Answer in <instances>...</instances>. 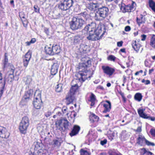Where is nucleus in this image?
I'll list each match as a JSON object with an SVG mask.
<instances>
[{"mask_svg":"<svg viewBox=\"0 0 155 155\" xmlns=\"http://www.w3.org/2000/svg\"><path fill=\"white\" fill-rule=\"evenodd\" d=\"M84 61V62L79 64V71L77 74L79 78V80L83 81H84L87 79L85 73H84V72L85 71L86 69L91 64V61L89 59H86Z\"/></svg>","mask_w":155,"mask_h":155,"instance_id":"obj_1","label":"nucleus"},{"mask_svg":"<svg viewBox=\"0 0 155 155\" xmlns=\"http://www.w3.org/2000/svg\"><path fill=\"white\" fill-rule=\"evenodd\" d=\"M109 12V9L107 7L103 6L99 7L95 13V19L97 21L103 20L108 16Z\"/></svg>","mask_w":155,"mask_h":155,"instance_id":"obj_2","label":"nucleus"},{"mask_svg":"<svg viewBox=\"0 0 155 155\" xmlns=\"http://www.w3.org/2000/svg\"><path fill=\"white\" fill-rule=\"evenodd\" d=\"M70 24V28L72 30H77L82 28L85 24V22L82 18L73 17Z\"/></svg>","mask_w":155,"mask_h":155,"instance_id":"obj_3","label":"nucleus"},{"mask_svg":"<svg viewBox=\"0 0 155 155\" xmlns=\"http://www.w3.org/2000/svg\"><path fill=\"white\" fill-rule=\"evenodd\" d=\"M129 1L130 3L126 5L122 2L119 5L120 9L123 12H130L135 10L136 5V3L131 0Z\"/></svg>","mask_w":155,"mask_h":155,"instance_id":"obj_4","label":"nucleus"},{"mask_svg":"<svg viewBox=\"0 0 155 155\" xmlns=\"http://www.w3.org/2000/svg\"><path fill=\"white\" fill-rule=\"evenodd\" d=\"M30 124V121L27 117H23L19 124V130L21 133L25 134Z\"/></svg>","mask_w":155,"mask_h":155,"instance_id":"obj_5","label":"nucleus"},{"mask_svg":"<svg viewBox=\"0 0 155 155\" xmlns=\"http://www.w3.org/2000/svg\"><path fill=\"white\" fill-rule=\"evenodd\" d=\"M33 105L37 109L41 108L42 102L41 99V92L39 90H36L34 94Z\"/></svg>","mask_w":155,"mask_h":155,"instance_id":"obj_6","label":"nucleus"},{"mask_svg":"<svg viewBox=\"0 0 155 155\" xmlns=\"http://www.w3.org/2000/svg\"><path fill=\"white\" fill-rule=\"evenodd\" d=\"M75 81L73 80L72 81L71 84H72V87L70 90V95H68L66 97V100L68 102L67 103L68 104H69L72 103L74 100V97L72 95L74 93V92L78 89V85L77 84H73Z\"/></svg>","mask_w":155,"mask_h":155,"instance_id":"obj_7","label":"nucleus"},{"mask_svg":"<svg viewBox=\"0 0 155 155\" xmlns=\"http://www.w3.org/2000/svg\"><path fill=\"white\" fill-rule=\"evenodd\" d=\"M73 0H64L58 5V8L62 11H66L69 9L73 5Z\"/></svg>","mask_w":155,"mask_h":155,"instance_id":"obj_8","label":"nucleus"},{"mask_svg":"<svg viewBox=\"0 0 155 155\" xmlns=\"http://www.w3.org/2000/svg\"><path fill=\"white\" fill-rule=\"evenodd\" d=\"M96 28V24L94 22H91V23L88 24L82 30V32L84 33L85 35H87L88 31L89 32H93L95 31Z\"/></svg>","mask_w":155,"mask_h":155,"instance_id":"obj_9","label":"nucleus"},{"mask_svg":"<svg viewBox=\"0 0 155 155\" xmlns=\"http://www.w3.org/2000/svg\"><path fill=\"white\" fill-rule=\"evenodd\" d=\"M33 93V91L32 89H30L25 93L20 103L22 105H25L27 101L29 100V98L31 97Z\"/></svg>","mask_w":155,"mask_h":155,"instance_id":"obj_10","label":"nucleus"},{"mask_svg":"<svg viewBox=\"0 0 155 155\" xmlns=\"http://www.w3.org/2000/svg\"><path fill=\"white\" fill-rule=\"evenodd\" d=\"M10 135L9 133L7 131L5 128L0 126V137L2 138H7Z\"/></svg>","mask_w":155,"mask_h":155,"instance_id":"obj_11","label":"nucleus"},{"mask_svg":"<svg viewBox=\"0 0 155 155\" xmlns=\"http://www.w3.org/2000/svg\"><path fill=\"white\" fill-rule=\"evenodd\" d=\"M102 69L104 73L109 76L112 75L115 71L114 69L108 66H102Z\"/></svg>","mask_w":155,"mask_h":155,"instance_id":"obj_12","label":"nucleus"},{"mask_svg":"<svg viewBox=\"0 0 155 155\" xmlns=\"http://www.w3.org/2000/svg\"><path fill=\"white\" fill-rule=\"evenodd\" d=\"M23 80L25 84L28 87H31L33 86V82L32 79L30 76H28L24 78Z\"/></svg>","mask_w":155,"mask_h":155,"instance_id":"obj_13","label":"nucleus"},{"mask_svg":"<svg viewBox=\"0 0 155 155\" xmlns=\"http://www.w3.org/2000/svg\"><path fill=\"white\" fill-rule=\"evenodd\" d=\"M94 32L95 31L89 32V36L87 37V39L89 40L92 41H95L100 39L101 37L97 36Z\"/></svg>","mask_w":155,"mask_h":155,"instance_id":"obj_14","label":"nucleus"},{"mask_svg":"<svg viewBox=\"0 0 155 155\" xmlns=\"http://www.w3.org/2000/svg\"><path fill=\"white\" fill-rule=\"evenodd\" d=\"M9 64L8 63V58L7 53L4 55V59L2 61V69L5 70L6 68L8 67Z\"/></svg>","mask_w":155,"mask_h":155,"instance_id":"obj_15","label":"nucleus"},{"mask_svg":"<svg viewBox=\"0 0 155 155\" xmlns=\"http://www.w3.org/2000/svg\"><path fill=\"white\" fill-rule=\"evenodd\" d=\"M100 5V3L97 2L91 3L88 4L87 7L90 10L94 11L96 9H98Z\"/></svg>","mask_w":155,"mask_h":155,"instance_id":"obj_16","label":"nucleus"},{"mask_svg":"<svg viewBox=\"0 0 155 155\" xmlns=\"http://www.w3.org/2000/svg\"><path fill=\"white\" fill-rule=\"evenodd\" d=\"M106 102L107 103H104L103 104V107H104L103 111L104 113H106L110 112L111 108V104L110 101H106Z\"/></svg>","mask_w":155,"mask_h":155,"instance_id":"obj_17","label":"nucleus"},{"mask_svg":"<svg viewBox=\"0 0 155 155\" xmlns=\"http://www.w3.org/2000/svg\"><path fill=\"white\" fill-rule=\"evenodd\" d=\"M59 65L57 63H54L51 65V73L52 75H55L57 73Z\"/></svg>","mask_w":155,"mask_h":155,"instance_id":"obj_18","label":"nucleus"},{"mask_svg":"<svg viewBox=\"0 0 155 155\" xmlns=\"http://www.w3.org/2000/svg\"><path fill=\"white\" fill-rule=\"evenodd\" d=\"M105 32V31H102L101 26L98 27L97 29L96 28L94 32L97 36L101 37L100 39L102 38Z\"/></svg>","mask_w":155,"mask_h":155,"instance_id":"obj_19","label":"nucleus"},{"mask_svg":"<svg viewBox=\"0 0 155 155\" xmlns=\"http://www.w3.org/2000/svg\"><path fill=\"white\" fill-rule=\"evenodd\" d=\"M80 127L77 125H74L73 129L70 133L69 134L71 137L75 136L77 134L80 130Z\"/></svg>","mask_w":155,"mask_h":155,"instance_id":"obj_20","label":"nucleus"},{"mask_svg":"<svg viewBox=\"0 0 155 155\" xmlns=\"http://www.w3.org/2000/svg\"><path fill=\"white\" fill-rule=\"evenodd\" d=\"M62 119H60L57 120L55 123V125L57 128V130L60 131L61 132H64V128L62 127Z\"/></svg>","mask_w":155,"mask_h":155,"instance_id":"obj_21","label":"nucleus"},{"mask_svg":"<svg viewBox=\"0 0 155 155\" xmlns=\"http://www.w3.org/2000/svg\"><path fill=\"white\" fill-rule=\"evenodd\" d=\"M19 16L21 19L22 23L25 27H26L27 25L28 21L25 17V15L24 13L21 12L19 13Z\"/></svg>","mask_w":155,"mask_h":155,"instance_id":"obj_22","label":"nucleus"},{"mask_svg":"<svg viewBox=\"0 0 155 155\" xmlns=\"http://www.w3.org/2000/svg\"><path fill=\"white\" fill-rule=\"evenodd\" d=\"M145 109H137L138 113L139 116L143 118L146 119L147 118V114L144 113Z\"/></svg>","mask_w":155,"mask_h":155,"instance_id":"obj_23","label":"nucleus"},{"mask_svg":"<svg viewBox=\"0 0 155 155\" xmlns=\"http://www.w3.org/2000/svg\"><path fill=\"white\" fill-rule=\"evenodd\" d=\"M53 55L54 54H58L61 51V49L59 46L55 45L52 46Z\"/></svg>","mask_w":155,"mask_h":155,"instance_id":"obj_24","label":"nucleus"},{"mask_svg":"<svg viewBox=\"0 0 155 155\" xmlns=\"http://www.w3.org/2000/svg\"><path fill=\"white\" fill-rule=\"evenodd\" d=\"M132 45L134 50L137 52H138L141 47V45L138 43V42L136 41L133 42Z\"/></svg>","mask_w":155,"mask_h":155,"instance_id":"obj_25","label":"nucleus"},{"mask_svg":"<svg viewBox=\"0 0 155 155\" xmlns=\"http://www.w3.org/2000/svg\"><path fill=\"white\" fill-rule=\"evenodd\" d=\"M62 123L63 124L64 127V132L66 130H69L68 128L69 124V122L66 118H63L62 119Z\"/></svg>","mask_w":155,"mask_h":155,"instance_id":"obj_26","label":"nucleus"},{"mask_svg":"<svg viewBox=\"0 0 155 155\" xmlns=\"http://www.w3.org/2000/svg\"><path fill=\"white\" fill-rule=\"evenodd\" d=\"M146 139L144 137L141 135H139L137 139V143L140 145H142L145 143Z\"/></svg>","mask_w":155,"mask_h":155,"instance_id":"obj_27","label":"nucleus"},{"mask_svg":"<svg viewBox=\"0 0 155 155\" xmlns=\"http://www.w3.org/2000/svg\"><path fill=\"white\" fill-rule=\"evenodd\" d=\"M137 21L139 26H140L141 24L145 23V17L141 15L140 18H137Z\"/></svg>","mask_w":155,"mask_h":155,"instance_id":"obj_28","label":"nucleus"},{"mask_svg":"<svg viewBox=\"0 0 155 155\" xmlns=\"http://www.w3.org/2000/svg\"><path fill=\"white\" fill-rule=\"evenodd\" d=\"M89 97V99H88V101L91 102V105L92 106L94 104L95 101L96 100L95 96L93 93H91V94Z\"/></svg>","mask_w":155,"mask_h":155,"instance_id":"obj_29","label":"nucleus"},{"mask_svg":"<svg viewBox=\"0 0 155 155\" xmlns=\"http://www.w3.org/2000/svg\"><path fill=\"white\" fill-rule=\"evenodd\" d=\"M54 111L56 112V114L53 116V117L54 118H56L57 117H60L62 114L61 109V108L58 107L54 109Z\"/></svg>","mask_w":155,"mask_h":155,"instance_id":"obj_30","label":"nucleus"},{"mask_svg":"<svg viewBox=\"0 0 155 155\" xmlns=\"http://www.w3.org/2000/svg\"><path fill=\"white\" fill-rule=\"evenodd\" d=\"M99 119V117L94 114H91L90 115V119L91 122L93 123L94 122L97 121H98Z\"/></svg>","mask_w":155,"mask_h":155,"instance_id":"obj_31","label":"nucleus"},{"mask_svg":"<svg viewBox=\"0 0 155 155\" xmlns=\"http://www.w3.org/2000/svg\"><path fill=\"white\" fill-rule=\"evenodd\" d=\"M45 51L47 54L53 55L52 47L51 46H46L45 47Z\"/></svg>","mask_w":155,"mask_h":155,"instance_id":"obj_32","label":"nucleus"},{"mask_svg":"<svg viewBox=\"0 0 155 155\" xmlns=\"http://www.w3.org/2000/svg\"><path fill=\"white\" fill-rule=\"evenodd\" d=\"M82 38L80 35L75 36L74 38V42L76 44L80 43L82 41Z\"/></svg>","mask_w":155,"mask_h":155,"instance_id":"obj_33","label":"nucleus"},{"mask_svg":"<svg viewBox=\"0 0 155 155\" xmlns=\"http://www.w3.org/2000/svg\"><path fill=\"white\" fill-rule=\"evenodd\" d=\"M148 3L149 7L155 13V2L153 0H149Z\"/></svg>","mask_w":155,"mask_h":155,"instance_id":"obj_34","label":"nucleus"},{"mask_svg":"<svg viewBox=\"0 0 155 155\" xmlns=\"http://www.w3.org/2000/svg\"><path fill=\"white\" fill-rule=\"evenodd\" d=\"M150 45L151 47L155 49V35H152Z\"/></svg>","mask_w":155,"mask_h":155,"instance_id":"obj_35","label":"nucleus"},{"mask_svg":"<svg viewBox=\"0 0 155 155\" xmlns=\"http://www.w3.org/2000/svg\"><path fill=\"white\" fill-rule=\"evenodd\" d=\"M121 137L124 138V140H126L129 137V135L126 130H123L122 132Z\"/></svg>","mask_w":155,"mask_h":155,"instance_id":"obj_36","label":"nucleus"},{"mask_svg":"<svg viewBox=\"0 0 155 155\" xmlns=\"http://www.w3.org/2000/svg\"><path fill=\"white\" fill-rule=\"evenodd\" d=\"M14 68L13 66H11V70L9 71V77L8 78H11V80H12L13 79V73H14Z\"/></svg>","mask_w":155,"mask_h":155,"instance_id":"obj_37","label":"nucleus"},{"mask_svg":"<svg viewBox=\"0 0 155 155\" xmlns=\"http://www.w3.org/2000/svg\"><path fill=\"white\" fill-rule=\"evenodd\" d=\"M142 97L141 94L138 93L135 94L134 96V98L135 100L138 101H140L142 99Z\"/></svg>","mask_w":155,"mask_h":155,"instance_id":"obj_38","label":"nucleus"},{"mask_svg":"<svg viewBox=\"0 0 155 155\" xmlns=\"http://www.w3.org/2000/svg\"><path fill=\"white\" fill-rule=\"evenodd\" d=\"M62 86L63 85L62 84H58L55 87L56 91L58 92H61L62 90Z\"/></svg>","mask_w":155,"mask_h":155,"instance_id":"obj_39","label":"nucleus"},{"mask_svg":"<svg viewBox=\"0 0 155 155\" xmlns=\"http://www.w3.org/2000/svg\"><path fill=\"white\" fill-rule=\"evenodd\" d=\"M31 52L29 51L25 54V58H23L25 59H28V60L30 61L31 56Z\"/></svg>","mask_w":155,"mask_h":155,"instance_id":"obj_40","label":"nucleus"},{"mask_svg":"<svg viewBox=\"0 0 155 155\" xmlns=\"http://www.w3.org/2000/svg\"><path fill=\"white\" fill-rule=\"evenodd\" d=\"M109 155H122L117 151L114 150H110L109 151Z\"/></svg>","mask_w":155,"mask_h":155,"instance_id":"obj_41","label":"nucleus"},{"mask_svg":"<svg viewBox=\"0 0 155 155\" xmlns=\"http://www.w3.org/2000/svg\"><path fill=\"white\" fill-rule=\"evenodd\" d=\"M142 150L143 152V155H152V153L151 152L148 151H147L144 148L142 149Z\"/></svg>","mask_w":155,"mask_h":155,"instance_id":"obj_42","label":"nucleus"},{"mask_svg":"<svg viewBox=\"0 0 155 155\" xmlns=\"http://www.w3.org/2000/svg\"><path fill=\"white\" fill-rule=\"evenodd\" d=\"M145 143L148 146H154L155 145L153 143L151 142L146 139Z\"/></svg>","mask_w":155,"mask_h":155,"instance_id":"obj_43","label":"nucleus"},{"mask_svg":"<svg viewBox=\"0 0 155 155\" xmlns=\"http://www.w3.org/2000/svg\"><path fill=\"white\" fill-rule=\"evenodd\" d=\"M37 129L38 132H41L44 130V127L42 125H39L38 126Z\"/></svg>","mask_w":155,"mask_h":155,"instance_id":"obj_44","label":"nucleus"},{"mask_svg":"<svg viewBox=\"0 0 155 155\" xmlns=\"http://www.w3.org/2000/svg\"><path fill=\"white\" fill-rule=\"evenodd\" d=\"M23 65L24 67L26 68L28 64L29 61L24 59H23Z\"/></svg>","mask_w":155,"mask_h":155,"instance_id":"obj_45","label":"nucleus"},{"mask_svg":"<svg viewBox=\"0 0 155 155\" xmlns=\"http://www.w3.org/2000/svg\"><path fill=\"white\" fill-rule=\"evenodd\" d=\"M116 57L114 55H112L109 56L107 58L108 60L111 61H114Z\"/></svg>","mask_w":155,"mask_h":155,"instance_id":"obj_46","label":"nucleus"},{"mask_svg":"<svg viewBox=\"0 0 155 155\" xmlns=\"http://www.w3.org/2000/svg\"><path fill=\"white\" fill-rule=\"evenodd\" d=\"M34 8L35 11L36 12L39 13L40 8L37 5H35L34 7Z\"/></svg>","mask_w":155,"mask_h":155,"instance_id":"obj_47","label":"nucleus"},{"mask_svg":"<svg viewBox=\"0 0 155 155\" xmlns=\"http://www.w3.org/2000/svg\"><path fill=\"white\" fill-rule=\"evenodd\" d=\"M4 81L5 82V81L3 80V79L2 74L1 73H0V84H2V86H3V84Z\"/></svg>","mask_w":155,"mask_h":155,"instance_id":"obj_48","label":"nucleus"},{"mask_svg":"<svg viewBox=\"0 0 155 155\" xmlns=\"http://www.w3.org/2000/svg\"><path fill=\"white\" fill-rule=\"evenodd\" d=\"M142 82L144 83L146 85H148L150 84V81L149 80H145L144 79H142Z\"/></svg>","mask_w":155,"mask_h":155,"instance_id":"obj_49","label":"nucleus"},{"mask_svg":"<svg viewBox=\"0 0 155 155\" xmlns=\"http://www.w3.org/2000/svg\"><path fill=\"white\" fill-rule=\"evenodd\" d=\"M5 84V82L4 81L3 84V86H2V88L1 89L0 91V94L2 95V94L3 93V90L4 88Z\"/></svg>","mask_w":155,"mask_h":155,"instance_id":"obj_50","label":"nucleus"},{"mask_svg":"<svg viewBox=\"0 0 155 155\" xmlns=\"http://www.w3.org/2000/svg\"><path fill=\"white\" fill-rule=\"evenodd\" d=\"M107 142V140L104 139L103 140H102L100 142V144L102 146L106 144Z\"/></svg>","mask_w":155,"mask_h":155,"instance_id":"obj_51","label":"nucleus"},{"mask_svg":"<svg viewBox=\"0 0 155 155\" xmlns=\"http://www.w3.org/2000/svg\"><path fill=\"white\" fill-rule=\"evenodd\" d=\"M150 132L151 134L154 137H155V130L153 129H151Z\"/></svg>","mask_w":155,"mask_h":155,"instance_id":"obj_52","label":"nucleus"},{"mask_svg":"<svg viewBox=\"0 0 155 155\" xmlns=\"http://www.w3.org/2000/svg\"><path fill=\"white\" fill-rule=\"evenodd\" d=\"M146 119L150 120L152 121H154L155 120V118L154 117H151L150 116H148V115L147 118H146Z\"/></svg>","mask_w":155,"mask_h":155,"instance_id":"obj_53","label":"nucleus"},{"mask_svg":"<svg viewBox=\"0 0 155 155\" xmlns=\"http://www.w3.org/2000/svg\"><path fill=\"white\" fill-rule=\"evenodd\" d=\"M131 30L130 27L129 26H127L125 28V30L126 31H129Z\"/></svg>","mask_w":155,"mask_h":155,"instance_id":"obj_54","label":"nucleus"},{"mask_svg":"<svg viewBox=\"0 0 155 155\" xmlns=\"http://www.w3.org/2000/svg\"><path fill=\"white\" fill-rule=\"evenodd\" d=\"M123 42L122 41L118 42H117V46L118 47H120L122 46Z\"/></svg>","mask_w":155,"mask_h":155,"instance_id":"obj_55","label":"nucleus"},{"mask_svg":"<svg viewBox=\"0 0 155 155\" xmlns=\"http://www.w3.org/2000/svg\"><path fill=\"white\" fill-rule=\"evenodd\" d=\"M51 115V113L50 112H48L45 114V116L47 117H49Z\"/></svg>","mask_w":155,"mask_h":155,"instance_id":"obj_56","label":"nucleus"},{"mask_svg":"<svg viewBox=\"0 0 155 155\" xmlns=\"http://www.w3.org/2000/svg\"><path fill=\"white\" fill-rule=\"evenodd\" d=\"M141 40L142 41H144L146 38V36L144 35H141Z\"/></svg>","mask_w":155,"mask_h":155,"instance_id":"obj_57","label":"nucleus"},{"mask_svg":"<svg viewBox=\"0 0 155 155\" xmlns=\"http://www.w3.org/2000/svg\"><path fill=\"white\" fill-rule=\"evenodd\" d=\"M42 151L43 150H38L37 152L38 155H42Z\"/></svg>","mask_w":155,"mask_h":155,"instance_id":"obj_58","label":"nucleus"},{"mask_svg":"<svg viewBox=\"0 0 155 155\" xmlns=\"http://www.w3.org/2000/svg\"><path fill=\"white\" fill-rule=\"evenodd\" d=\"M141 127H138L136 130V131L138 132H141Z\"/></svg>","mask_w":155,"mask_h":155,"instance_id":"obj_59","label":"nucleus"},{"mask_svg":"<svg viewBox=\"0 0 155 155\" xmlns=\"http://www.w3.org/2000/svg\"><path fill=\"white\" fill-rule=\"evenodd\" d=\"M67 110V108L66 107H64L62 109H61V111L62 112L63 114H65L66 113L65 112Z\"/></svg>","mask_w":155,"mask_h":155,"instance_id":"obj_60","label":"nucleus"},{"mask_svg":"<svg viewBox=\"0 0 155 155\" xmlns=\"http://www.w3.org/2000/svg\"><path fill=\"white\" fill-rule=\"evenodd\" d=\"M30 41L31 43H33L36 41V39L35 38H32Z\"/></svg>","mask_w":155,"mask_h":155,"instance_id":"obj_61","label":"nucleus"},{"mask_svg":"<svg viewBox=\"0 0 155 155\" xmlns=\"http://www.w3.org/2000/svg\"><path fill=\"white\" fill-rule=\"evenodd\" d=\"M148 62L147 61H145V65L146 67H150V66L148 64Z\"/></svg>","mask_w":155,"mask_h":155,"instance_id":"obj_62","label":"nucleus"},{"mask_svg":"<svg viewBox=\"0 0 155 155\" xmlns=\"http://www.w3.org/2000/svg\"><path fill=\"white\" fill-rule=\"evenodd\" d=\"M120 51L122 52H125V48H122L120 49Z\"/></svg>","mask_w":155,"mask_h":155,"instance_id":"obj_63","label":"nucleus"},{"mask_svg":"<svg viewBox=\"0 0 155 155\" xmlns=\"http://www.w3.org/2000/svg\"><path fill=\"white\" fill-rule=\"evenodd\" d=\"M38 112V111L37 110H35L34 111V112H33V114L35 116H36L37 115V114H35V113H37Z\"/></svg>","mask_w":155,"mask_h":155,"instance_id":"obj_64","label":"nucleus"}]
</instances>
